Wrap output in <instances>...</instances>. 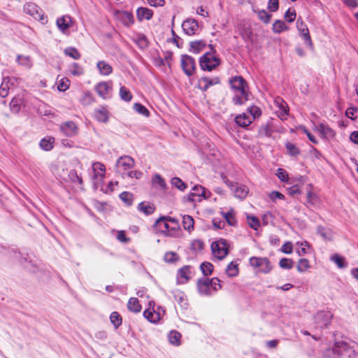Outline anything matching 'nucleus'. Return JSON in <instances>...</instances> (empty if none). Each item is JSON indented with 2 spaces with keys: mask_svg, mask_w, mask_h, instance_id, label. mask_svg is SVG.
Masks as SVG:
<instances>
[{
  "mask_svg": "<svg viewBox=\"0 0 358 358\" xmlns=\"http://www.w3.org/2000/svg\"><path fill=\"white\" fill-rule=\"evenodd\" d=\"M152 182L155 185H159L162 189L166 188V184L164 179L159 175L156 173L152 179Z\"/></svg>",
  "mask_w": 358,
  "mask_h": 358,
  "instance_id": "c03bdc74",
  "label": "nucleus"
},
{
  "mask_svg": "<svg viewBox=\"0 0 358 358\" xmlns=\"http://www.w3.org/2000/svg\"><path fill=\"white\" fill-rule=\"evenodd\" d=\"M272 29L274 33L280 34L283 31L287 30L288 27L283 21L278 20L273 23Z\"/></svg>",
  "mask_w": 358,
  "mask_h": 358,
  "instance_id": "72a5a7b5",
  "label": "nucleus"
},
{
  "mask_svg": "<svg viewBox=\"0 0 358 358\" xmlns=\"http://www.w3.org/2000/svg\"><path fill=\"white\" fill-rule=\"evenodd\" d=\"M10 110L13 113H17L20 110V105L18 99L13 97L9 103Z\"/></svg>",
  "mask_w": 358,
  "mask_h": 358,
  "instance_id": "864d4df0",
  "label": "nucleus"
},
{
  "mask_svg": "<svg viewBox=\"0 0 358 358\" xmlns=\"http://www.w3.org/2000/svg\"><path fill=\"white\" fill-rule=\"evenodd\" d=\"M171 182L173 186L180 191H184L187 187V185L178 177L173 178Z\"/></svg>",
  "mask_w": 358,
  "mask_h": 358,
  "instance_id": "c9c22d12",
  "label": "nucleus"
},
{
  "mask_svg": "<svg viewBox=\"0 0 358 358\" xmlns=\"http://www.w3.org/2000/svg\"><path fill=\"white\" fill-rule=\"evenodd\" d=\"M279 8L278 0H269L268 2V9L271 12H275Z\"/></svg>",
  "mask_w": 358,
  "mask_h": 358,
  "instance_id": "69168bd1",
  "label": "nucleus"
},
{
  "mask_svg": "<svg viewBox=\"0 0 358 358\" xmlns=\"http://www.w3.org/2000/svg\"><path fill=\"white\" fill-rule=\"evenodd\" d=\"M206 43L203 40L192 41L189 43V51L198 54L206 47Z\"/></svg>",
  "mask_w": 358,
  "mask_h": 358,
  "instance_id": "a878e982",
  "label": "nucleus"
},
{
  "mask_svg": "<svg viewBox=\"0 0 358 358\" xmlns=\"http://www.w3.org/2000/svg\"><path fill=\"white\" fill-rule=\"evenodd\" d=\"M190 266H185L179 269L178 275L181 283L187 282L189 279Z\"/></svg>",
  "mask_w": 358,
  "mask_h": 358,
  "instance_id": "cd10ccee",
  "label": "nucleus"
},
{
  "mask_svg": "<svg viewBox=\"0 0 358 358\" xmlns=\"http://www.w3.org/2000/svg\"><path fill=\"white\" fill-rule=\"evenodd\" d=\"M181 334L176 331H171L169 335V339L171 344L179 345Z\"/></svg>",
  "mask_w": 358,
  "mask_h": 358,
  "instance_id": "79ce46f5",
  "label": "nucleus"
},
{
  "mask_svg": "<svg viewBox=\"0 0 358 358\" xmlns=\"http://www.w3.org/2000/svg\"><path fill=\"white\" fill-rule=\"evenodd\" d=\"M285 18L288 22H294L296 18V12L289 8L285 14Z\"/></svg>",
  "mask_w": 358,
  "mask_h": 358,
  "instance_id": "774afa93",
  "label": "nucleus"
},
{
  "mask_svg": "<svg viewBox=\"0 0 358 358\" xmlns=\"http://www.w3.org/2000/svg\"><path fill=\"white\" fill-rule=\"evenodd\" d=\"M120 98L125 101H130L132 99V94L130 91L124 86H122L120 89Z\"/></svg>",
  "mask_w": 358,
  "mask_h": 358,
  "instance_id": "ea45409f",
  "label": "nucleus"
},
{
  "mask_svg": "<svg viewBox=\"0 0 358 358\" xmlns=\"http://www.w3.org/2000/svg\"><path fill=\"white\" fill-rule=\"evenodd\" d=\"M24 11L32 16L34 19L42 21L43 12L41 8L34 3H27L24 6Z\"/></svg>",
  "mask_w": 358,
  "mask_h": 358,
  "instance_id": "1a4fd4ad",
  "label": "nucleus"
},
{
  "mask_svg": "<svg viewBox=\"0 0 358 358\" xmlns=\"http://www.w3.org/2000/svg\"><path fill=\"white\" fill-rule=\"evenodd\" d=\"M257 13L259 19L262 21L265 24L269 23L271 15L268 13L265 10H255Z\"/></svg>",
  "mask_w": 358,
  "mask_h": 358,
  "instance_id": "e433bc0d",
  "label": "nucleus"
},
{
  "mask_svg": "<svg viewBox=\"0 0 358 358\" xmlns=\"http://www.w3.org/2000/svg\"><path fill=\"white\" fill-rule=\"evenodd\" d=\"M80 101L83 105L88 106L94 101V99L90 92H86L81 99Z\"/></svg>",
  "mask_w": 358,
  "mask_h": 358,
  "instance_id": "6e6d98bb",
  "label": "nucleus"
},
{
  "mask_svg": "<svg viewBox=\"0 0 358 358\" xmlns=\"http://www.w3.org/2000/svg\"><path fill=\"white\" fill-rule=\"evenodd\" d=\"M143 315L149 322L152 323L157 322L160 318L159 314L157 313L153 308L152 309H146L143 312Z\"/></svg>",
  "mask_w": 358,
  "mask_h": 358,
  "instance_id": "c85d7f7f",
  "label": "nucleus"
},
{
  "mask_svg": "<svg viewBox=\"0 0 358 358\" xmlns=\"http://www.w3.org/2000/svg\"><path fill=\"white\" fill-rule=\"evenodd\" d=\"M175 300L180 305L182 306L183 303L185 304L186 299L184 293L182 292H176L174 294Z\"/></svg>",
  "mask_w": 358,
  "mask_h": 358,
  "instance_id": "338daca9",
  "label": "nucleus"
},
{
  "mask_svg": "<svg viewBox=\"0 0 358 358\" xmlns=\"http://www.w3.org/2000/svg\"><path fill=\"white\" fill-rule=\"evenodd\" d=\"M231 87L238 94L233 97L235 104L242 105L249 99L248 86L242 76H234L229 80Z\"/></svg>",
  "mask_w": 358,
  "mask_h": 358,
  "instance_id": "f257e3e1",
  "label": "nucleus"
},
{
  "mask_svg": "<svg viewBox=\"0 0 358 358\" xmlns=\"http://www.w3.org/2000/svg\"><path fill=\"white\" fill-rule=\"evenodd\" d=\"M92 169L94 171V178H97L99 176L103 178L106 173L105 166L101 162H95L92 164Z\"/></svg>",
  "mask_w": 358,
  "mask_h": 358,
  "instance_id": "393cba45",
  "label": "nucleus"
},
{
  "mask_svg": "<svg viewBox=\"0 0 358 358\" xmlns=\"http://www.w3.org/2000/svg\"><path fill=\"white\" fill-rule=\"evenodd\" d=\"M134 109L139 114L143 115L145 117H149V110L142 104L136 103L134 104Z\"/></svg>",
  "mask_w": 358,
  "mask_h": 358,
  "instance_id": "49530a36",
  "label": "nucleus"
},
{
  "mask_svg": "<svg viewBox=\"0 0 358 358\" xmlns=\"http://www.w3.org/2000/svg\"><path fill=\"white\" fill-rule=\"evenodd\" d=\"M203 196V198H208V196L206 194V189L201 185H195L192 189L191 193L189 194V200L194 201V196Z\"/></svg>",
  "mask_w": 358,
  "mask_h": 358,
  "instance_id": "bb28decb",
  "label": "nucleus"
},
{
  "mask_svg": "<svg viewBox=\"0 0 358 358\" xmlns=\"http://www.w3.org/2000/svg\"><path fill=\"white\" fill-rule=\"evenodd\" d=\"M317 232L324 238H329L331 236V231L329 229H325L322 226H318L317 228Z\"/></svg>",
  "mask_w": 358,
  "mask_h": 358,
  "instance_id": "680f3d73",
  "label": "nucleus"
},
{
  "mask_svg": "<svg viewBox=\"0 0 358 358\" xmlns=\"http://www.w3.org/2000/svg\"><path fill=\"white\" fill-rule=\"evenodd\" d=\"M57 25L62 33H66L67 29L72 25V19L69 15H64L57 19Z\"/></svg>",
  "mask_w": 358,
  "mask_h": 358,
  "instance_id": "a211bd4d",
  "label": "nucleus"
},
{
  "mask_svg": "<svg viewBox=\"0 0 358 358\" xmlns=\"http://www.w3.org/2000/svg\"><path fill=\"white\" fill-rule=\"evenodd\" d=\"M138 210L142 212L146 215L152 214L155 210V206L154 204L149 202H141L138 204Z\"/></svg>",
  "mask_w": 358,
  "mask_h": 358,
  "instance_id": "b1692460",
  "label": "nucleus"
},
{
  "mask_svg": "<svg viewBox=\"0 0 358 358\" xmlns=\"http://www.w3.org/2000/svg\"><path fill=\"white\" fill-rule=\"evenodd\" d=\"M316 129L324 138H332L335 136V131L324 123L319 124Z\"/></svg>",
  "mask_w": 358,
  "mask_h": 358,
  "instance_id": "aec40b11",
  "label": "nucleus"
},
{
  "mask_svg": "<svg viewBox=\"0 0 358 358\" xmlns=\"http://www.w3.org/2000/svg\"><path fill=\"white\" fill-rule=\"evenodd\" d=\"M95 90L101 97L106 99L110 97V92L112 90V83L101 82L96 85Z\"/></svg>",
  "mask_w": 358,
  "mask_h": 358,
  "instance_id": "2eb2a0df",
  "label": "nucleus"
},
{
  "mask_svg": "<svg viewBox=\"0 0 358 358\" xmlns=\"http://www.w3.org/2000/svg\"><path fill=\"white\" fill-rule=\"evenodd\" d=\"M110 320L115 329H117L122 324V318L116 311H114L110 314Z\"/></svg>",
  "mask_w": 358,
  "mask_h": 358,
  "instance_id": "f704fd0d",
  "label": "nucleus"
},
{
  "mask_svg": "<svg viewBox=\"0 0 358 358\" xmlns=\"http://www.w3.org/2000/svg\"><path fill=\"white\" fill-rule=\"evenodd\" d=\"M248 221L250 227L254 229L259 227V221L256 217H248Z\"/></svg>",
  "mask_w": 358,
  "mask_h": 358,
  "instance_id": "0e129e2a",
  "label": "nucleus"
},
{
  "mask_svg": "<svg viewBox=\"0 0 358 358\" xmlns=\"http://www.w3.org/2000/svg\"><path fill=\"white\" fill-rule=\"evenodd\" d=\"M120 199L127 206H131L133 201V194L128 192H124L120 194Z\"/></svg>",
  "mask_w": 358,
  "mask_h": 358,
  "instance_id": "de8ad7c7",
  "label": "nucleus"
},
{
  "mask_svg": "<svg viewBox=\"0 0 358 358\" xmlns=\"http://www.w3.org/2000/svg\"><path fill=\"white\" fill-rule=\"evenodd\" d=\"M310 267L309 262L307 259H300L297 264V271L299 272H304Z\"/></svg>",
  "mask_w": 358,
  "mask_h": 358,
  "instance_id": "09e8293b",
  "label": "nucleus"
},
{
  "mask_svg": "<svg viewBox=\"0 0 358 358\" xmlns=\"http://www.w3.org/2000/svg\"><path fill=\"white\" fill-rule=\"evenodd\" d=\"M136 15L139 21H142L143 20H149L152 18L153 12L148 8L141 7L137 9Z\"/></svg>",
  "mask_w": 358,
  "mask_h": 358,
  "instance_id": "412c9836",
  "label": "nucleus"
},
{
  "mask_svg": "<svg viewBox=\"0 0 358 358\" xmlns=\"http://www.w3.org/2000/svg\"><path fill=\"white\" fill-rule=\"evenodd\" d=\"M97 68L99 73L103 76H108L112 73V67L104 61H100L97 63Z\"/></svg>",
  "mask_w": 358,
  "mask_h": 358,
  "instance_id": "c756f323",
  "label": "nucleus"
},
{
  "mask_svg": "<svg viewBox=\"0 0 358 358\" xmlns=\"http://www.w3.org/2000/svg\"><path fill=\"white\" fill-rule=\"evenodd\" d=\"M273 132V127L271 122H267L265 124L261 126L259 129V134L261 136H267L270 137Z\"/></svg>",
  "mask_w": 358,
  "mask_h": 358,
  "instance_id": "2f4dec72",
  "label": "nucleus"
},
{
  "mask_svg": "<svg viewBox=\"0 0 358 358\" xmlns=\"http://www.w3.org/2000/svg\"><path fill=\"white\" fill-rule=\"evenodd\" d=\"M200 268L205 276L211 275L213 271V266L210 262H203L201 264Z\"/></svg>",
  "mask_w": 358,
  "mask_h": 358,
  "instance_id": "a19ab883",
  "label": "nucleus"
},
{
  "mask_svg": "<svg viewBox=\"0 0 358 358\" xmlns=\"http://www.w3.org/2000/svg\"><path fill=\"white\" fill-rule=\"evenodd\" d=\"M182 27L185 34L192 36L196 34V31L198 30L199 25L196 20L189 19L183 22Z\"/></svg>",
  "mask_w": 358,
  "mask_h": 358,
  "instance_id": "dca6fc26",
  "label": "nucleus"
},
{
  "mask_svg": "<svg viewBox=\"0 0 358 358\" xmlns=\"http://www.w3.org/2000/svg\"><path fill=\"white\" fill-rule=\"evenodd\" d=\"M60 130L66 136L72 137L78 134V127L74 122L68 121L60 125Z\"/></svg>",
  "mask_w": 358,
  "mask_h": 358,
  "instance_id": "4468645a",
  "label": "nucleus"
},
{
  "mask_svg": "<svg viewBox=\"0 0 358 358\" xmlns=\"http://www.w3.org/2000/svg\"><path fill=\"white\" fill-rule=\"evenodd\" d=\"M222 215L229 225H235L236 220L235 219L234 213L232 210L227 213H222Z\"/></svg>",
  "mask_w": 358,
  "mask_h": 358,
  "instance_id": "3c124183",
  "label": "nucleus"
},
{
  "mask_svg": "<svg viewBox=\"0 0 358 358\" xmlns=\"http://www.w3.org/2000/svg\"><path fill=\"white\" fill-rule=\"evenodd\" d=\"M220 80L218 77L208 78L204 76L199 79L197 83V87L202 92H206L210 87L220 84Z\"/></svg>",
  "mask_w": 358,
  "mask_h": 358,
  "instance_id": "9b49d317",
  "label": "nucleus"
},
{
  "mask_svg": "<svg viewBox=\"0 0 358 358\" xmlns=\"http://www.w3.org/2000/svg\"><path fill=\"white\" fill-rule=\"evenodd\" d=\"M285 147L288 154L291 156L295 157L300 154V150L294 143L287 142Z\"/></svg>",
  "mask_w": 358,
  "mask_h": 358,
  "instance_id": "58836bf2",
  "label": "nucleus"
},
{
  "mask_svg": "<svg viewBox=\"0 0 358 358\" xmlns=\"http://www.w3.org/2000/svg\"><path fill=\"white\" fill-rule=\"evenodd\" d=\"M164 261L169 263H173L176 262L179 257L178 255L173 252H168L164 255Z\"/></svg>",
  "mask_w": 358,
  "mask_h": 358,
  "instance_id": "4d7b16f0",
  "label": "nucleus"
},
{
  "mask_svg": "<svg viewBox=\"0 0 358 358\" xmlns=\"http://www.w3.org/2000/svg\"><path fill=\"white\" fill-rule=\"evenodd\" d=\"M331 259L335 262L337 266L341 268H345L347 266V264L345 263V259L344 257L339 256L336 254L331 257Z\"/></svg>",
  "mask_w": 358,
  "mask_h": 358,
  "instance_id": "a18cd8bd",
  "label": "nucleus"
},
{
  "mask_svg": "<svg viewBox=\"0 0 358 358\" xmlns=\"http://www.w3.org/2000/svg\"><path fill=\"white\" fill-rule=\"evenodd\" d=\"M117 19L125 26H130L134 22L133 15L127 11H117L116 13Z\"/></svg>",
  "mask_w": 358,
  "mask_h": 358,
  "instance_id": "6ab92c4d",
  "label": "nucleus"
},
{
  "mask_svg": "<svg viewBox=\"0 0 358 358\" xmlns=\"http://www.w3.org/2000/svg\"><path fill=\"white\" fill-rule=\"evenodd\" d=\"M168 217L166 216H162L158 218L155 222V226L158 227L159 229L166 235H169L171 230H174L176 227H171L168 224Z\"/></svg>",
  "mask_w": 358,
  "mask_h": 358,
  "instance_id": "f3484780",
  "label": "nucleus"
},
{
  "mask_svg": "<svg viewBox=\"0 0 358 358\" xmlns=\"http://www.w3.org/2000/svg\"><path fill=\"white\" fill-rule=\"evenodd\" d=\"M10 89L9 88V87L7 85V84H6V83H4L3 80H2V83L0 85V96L1 98H5L6 97L8 94H9V90Z\"/></svg>",
  "mask_w": 358,
  "mask_h": 358,
  "instance_id": "e2e57ef3",
  "label": "nucleus"
},
{
  "mask_svg": "<svg viewBox=\"0 0 358 358\" xmlns=\"http://www.w3.org/2000/svg\"><path fill=\"white\" fill-rule=\"evenodd\" d=\"M235 121L238 126L246 127L252 122V119L250 116L243 113L237 115L235 118Z\"/></svg>",
  "mask_w": 358,
  "mask_h": 358,
  "instance_id": "5701e85b",
  "label": "nucleus"
},
{
  "mask_svg": "<svg viewBox=\"0 0 358 358\" xmlns=\"http://www.w3.org/2000/svg\"><path fill=\"white\" fill-rule=\"evenodd\" d=\"M250 264L253 267H261V265H265V268H260L263 273H268L272 269L269 260L266 257H252L250 259Z\"/></svg>",
  "mask_w": 358,
  "mask_h": 358,
  "instance_id": "6e6552de",
  "label": "nucleus"
},
{
  "mask_svg": "<svg viewBox=\"0 0 358 358\" xmlns=\"http://www.w3.org/2000/svg\"><path fill=\"white\" fill-rule=\"evenodd\" d=\"M196 286L198 292L201 295L210 296L213 294L210 287V279L208 278L199 279Z\"/></svg>",
  "mask_w": 358,
  "mask_h": 358,
  "instance_id": "ddd939ff",
  "label": "nucleus"
},
{
  "mask_svg": "<svg viewBox=\"0 0 358 358\" xmlns=\"http://www.w3.org/2000/svg\"><path fill=\"white\" fill-rule=\"evenodd\" d=\"M210 282L213 292H215L222 288L220 280L217 278H213L212 279H210Z\"/></svg>",
  "mask_w": 358,
  "mask_h": 358,
  "instance_id": "052dcab7",
  "label": "nucleus"
},
{
  "mask_svg": "<svg viewBox=\"0 0 358 358\" xmlns=\"http://www.w3.org/2000/svg\"><path fill=\"white\" fill-rule=\"evenodd\" d=\"M334 346L335 350L338 352L341 357L346 356L349 358H354L357 355V349L358 348V345L354 341H336Z\"/></svg>",
  "mask_w": 358,
  "mask_h": 358,
  "instance_id": "f03ea898",
  "label": "nucleus"
},
{
  "mask_svg": "<svg viewBox=\"0 0 358 358\" xmlns=\"http://www.w3.org/2000/svg\"><path fill=\"white\" fill-rule=\"evenodd\" d=\"M212 51L205 53L201 57L199 63L200 66L203 71H211L218 66L220 64V59L215 55V50L211 48Z\"/></svg>",
  "mask_w": 358,
  "mask_h": 358,
  "instance_id": "7ed1b4c3",
  "label": "nucleus"
},
{
  "mask_svg": "<svg viewBox=\"0 0 358 358\" xmlns=\"http://www.w3.org/2000/svg\"><path fill=\"white\" fill-rule=\"evenodd\" d=\"M324 358H341V355L334 345L332 348H329L324 352Z\"/></svg>",
  "mask_w": 358,
  "mask_h": 358,
  "instance_id": "603ef678",
  "label": "nucleus"
},
{
  "mask_svg": "<svg viewBox=\"0 0 358 358\" xmlns=\"http://www.w3.org/2000/svg\"><path fill=\"white\" fill-rule=\"evenodd\" d=\"M194 219L190 215H186L182 217V225L185 230L191 231L194 229Z\"/></svg>",
  "mask_w": 358,
  "mask_h": 358,
  "instance_id": "473e14b6",
  "label": "nucleus"
},
{
  "mask_svg": "<svg viewBox=\"0 0 358 358\" xmlns=\"http://www.w3.org/2000/svg\"><path fill=\"white\" fill-rule=\"evenodd\" d=\"M64 53L74 59H78L80 58V54L75 48H68L65 49Z\"/></svg>",
  "mask_w": 358,
  "mask_h": 358,
  "instance_id": "8fccbe9b",
  "label": "nucleus"
},
{
  "mask_svg": "<svg viewBox=\"0 0 358 358\" xmlns=\"http://www.w3.org/2000/svg\"><path fill=\"white\" fill-rule=\"evenodd\" d=\"M70 68L71 73L74 76H80L83 73V68L77 63H73Z\"/></svg>",
  "mask_w": 358,
  "mask_h": 358,
  "instance_id": "13d9d810",
  "label": "nucleus"
},
{
  "mask_svg": "<svg viewBox=\"0 0 358 358\" xmlns=\"http://www.w3.org/2000/svg\"><path fill=\"white\" fill-rule=\"evenodd\" d=\"M180 62L181 67L184 73L189 77L194 75L196 70L195 59L189 55H182Z\"/></svg>",
  "mask_w": 358,
  "mask_h": 358,
  "instance_id": "39448f33",
  "label": "nucleus"
},
{
  "mask_svg": "<svg viewBox=\"0 0 358 358\" xmlns=\"http://www.w3.org/2000/svg\"><path fill=\"white\" fill-rule=\"evenodd\" d=\"M53 143H54L53 138H49L48 139L43 138L40 142V146L43 150H45V151H49L53 148V146H52Z\"/></svg>",
  "mask_w": 358,
  "mask_h": 358,
  "instance_id": "4c0bfd02",
  "label": "nucleus"
},
{
  "mask_svg": "<svg viewBox=\"0 0 358 358\" xmlns=\"http://www.w3.org/2000/svg\"><path fill=\"white\" fill-rule=\"evenodd\" d=\"M226 273L229 277L236 276L238 273V265L231 262L226 269Z\"/></svg>",
  "mask_w": 358,
  "mask_h": 358,
  "instance_id": "37998d69",
  "label": "nucleus"
},
{
  "mask_svg": "<svg viewBox=\"0 0 358 358\" xmlns=\"http://www.w3.org/2000/svg\"><path fill=\"white\" fill-rule=\"evenodd\" d=\"M3 81L7 84L10 90L17 84V79L15 77H5L3 78Z\"/></svg>",
  "mask_w": 358,
  "mask_h": 358,
  "instance_id": "bf43d9fd",
  "label": "nucleus"
},
{
  "mask_svg": "<svg viewBox=\"0 0 358 358\" xmlns=\"http://www.w3.org/2000/svg\"><path fill=\"white\" fill-rule=\"evenodd\" d=\"M95 117L100 122L106 123L108 121V111L101 106L94 111Z\"/></svg>",
  "mask_w": 358,
  "mask_h": 358,
  "instance_id": "4be33fe9",
  "label": "nucleus"
},
{
  "mask_svg": "<svg viewBox=\"0 0 358 358\" xmlns=\"http://www.w3.org/2000/svg\"><path fill=\"white\" fill-rule=\"evenodd\" d=\"M293 261L287 258H282L279 262L280 266L283 269H291L293 267Z\"/></svg>",
  "mask_w": 358,
  "mask_h": 358,
  "instance_id": "5fc2aeb1",
  "label": "nucleus"
},
{
  "mask_svg": "<svg viewBox=\"0 0 358 358\" xmlns=\"http://www.w3.org/2000/svg\"><path fill=\"white\" fill-rule=\"evenodd\" d=\"M296 27L301 36L303 37L306 44L312 49L313 43L309 34V30L301 17L297 19Z\"/></svg>",
  "mask_w": 358,
  "mask_h": 358,
  "instance_id": "f8f14e48",
  "label": "nucleus"
},
{
  "mask_svg": "<svg viewBox=\"0 0 358 358\" xmlns=\"http://www.w3.org/2000/svg\"><path fill=\"white\" fill-rule=\"evenodd\" d=\"M135 162L133 158L129 156L124 155L120 157L116 162L117 172L127 171L134 166Z\"/></svg>",
  "mask_w": 358,
  "mask_h": 358,
  "instance_id": "9d476101",
  "label": "nucleus"
},
{
  "mask_svg": "<svg viewBox=\"0 0 358 358\" xmlns=\"http://www.w3.org/2000/svg\"><path fill=\"white\" fill-rule=\"evenodd\" d=\"M213 255L218 259H223L229 252V245L225 239H220L211 244Z\"/></svg>",
  "mask_w": 358,
  "mask_h": 358,
  "instance_id": "20e7f679",
  "label": "nucleus"
},
{
  "mask_svg": "<svg viewBox=\"0 0 358 358\" xmlns=\"http://www.w3.org/2000/svg\"><path fill=\"white\" fill-rule=\"evenodd\" d=\"M127 306L129 310L134 313H139L141 310V306L140 305L139 301L137 298H130Z\"/></svg>",
  "mask_w": 358,
  "mask_h": 358,
  "instance_id": "7c9ffc66",
  "label": "nucleus"
},
{
  "mask_svg": "<svg viewBox=\"0 0 358 358\" xmlns=\"http://www.w3.org/2000/svg\"><path fill=\"white\" fill-rule=\"evenodd\" d=\"M333 315L327 311H319L315 315V323L318 328L327 327L331 322Z\"/></svg>",
  "mask_w": 358,
  "mask_h": 358,
  "instance_id": "0eeeda50",
  "label": "nucleus"
},
{
  "mask_svg": "<svg viewBox=\"0 0 358 358\" xmlns=\"http://www.w3.org/2000/svg\"><path fill=\"white\" fill-rule=\"evenodd\" d=\"M223 180L227 186L231 188V190L234 192L236 197L242 199L247 196L249 192L248 187L238 184H233L232 182H230L226 178H224Z\"/></svg>",
  "mask_w": 358,
  "mask_h": 358,
  "instance_id": "423d86ee",
  "label": "nucleus"
}]
</instances>
